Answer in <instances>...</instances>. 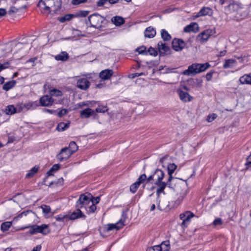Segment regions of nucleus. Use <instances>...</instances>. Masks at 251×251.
<instances>
[{"label":"nucleus","mask_w":251,"mask_h":251,"mask_svg":"<svg viewBox=\"0 0 251 251\" xmlns=\"http://www.w3.org/2000/svg\"><path fill=\"white\" fill-rule=\"evenodd\" d=\"M18 11V9L16 7H12L10 8V9L8 11V14L12 15L13 13H16Z\"/></svg>","instance_id":"obj_63"},{"label":"nucleus","mask_w":251,"mask_h":251,"mask_svg":"<svg viewBox=\"0 0 251 251\" xmlns=\"http://www.w3.org/2000/svg\"><path fill=\"white\" fill-rule=\"evenodd\" d=\"M194 217V214L190 211H187L179 215L180 219L182 220L181 226L183 228L186 227L190 221V219Z\"/></svg>","instance_id":"obj_8"},{"label":"nucleus","mask_w":251,"mask_h":251,"mask_svg":"<svg viewBox=\"0 0 251 251\" xmlns=\"http://www.w3.org/2000/svg\"><path fill=\"white\" fill-rule=\"evenodd\" d=\"M159 246L160 251H169L170 250V242L168 240L162 242Z\"/></svg>","instance_id":"obj_26"},{"label":"nucleus","mask_w":251,"mask_h":251,"mask_svg":"<svg viewBox=\"0 0 251 251\" xmlns=\"http://www.w3.org/2000/svg\"><path fill=\"white\" fill-rule=\"evenodd\" d=\"M16 84V81L15 80H11L6 82L3 85V89L5 91H8L12 88H13Z\"/></svg>","instance_id":"obj_34"},{"label":"nucleus","mask_w":251,"mask_h":251,"mask_svg":"<svg viewBox=\"0 0 251 251\" xmlns=\"http://www.w3.org/2000/svg\"><path fill=\"white\" fill-rule=\"evenodd\" d=\"M147 176L145 174H143L141 175L138 178L136 182H138L139 185H140L141 183H143L146 180Z\"/></svg>","instance_id":"obj_49"},{"label":"nucleus","mask_w":251,"mask_h":251,"mask_svg":"<svg viewBox=\"0 0 251 251\" xmlns=\"http://www.w3.org/2000/svg\"><path fill=\"white\" fill-rule=\"evenodd\" d=\"M113 74V71L112 70L106 69L100 72L99 76L101 80H108L110 79Z\"/></svg>","instance_id":"obj_16"},{"label":"nucleus","mask_w":251,"mask_h":251,"mask_svg":"<svg viewBox=\"0 0 251 251\" xmlns=\"http://www.w3.org/2000/svg\"><path fill=\"white\" fill-rule=\"evenodd\" d=\"M88 20L91 24V26L96 28H99L101 27V24L105 20V19L103 17L98 14H94L89 17Z\"/></svg>","instance_id":"obj_5"},{"label":"nucleus","mask_w":251,"mask_h":251,"mask_svg":"<svg viewBox=\"0 0 251 251\" xmlns=\"http://www.w3.org/2000/svg\"><path fill=\"white\" fill-rule=\"evenodd\" d=\"M199 25L196 23H193L185 26L184 31L186 32H197L199 30Z\"/></svg>","instance_id":"obj_21"},{"label":"nucleus","mask_w":251,"mask_h":251,"mask_svg":"<svg viewBox=\"0 0 251 251\" xmlns=\"http://www.w3.org/2000/svg\"><path fill=\"white\" fill-rule=\"evenodd\" d=\"M10 61H6L3 63H0V72L2 70L8 68L10 67Z\"/></svg>","instance_id":"obj_45"},{"label":"nucleus","mask_w":251,"mask_h":251,"mask_svg":"<svg viewBox=\"0 0 251 251\" xmlns=\"http://www.w3.org/2000/svg\"><path fill=\"white\" fill-rule=\"evenodd\" d=\"M147 53H149L150 55L155 56L157 54V51L152 48H150L148 49V51H147Z\"/></svg>","instance_id":"obj_52"},{"label":"nucleus","mask_w":251,"mask_h":251,"mask_svg":"<svg viewBox=\"0 0 251 251\" xmlns=\"http://www.w3.org/2000/svg\"><path fill=\"white\" fill-rule=\"evenodd\" d=\"M39 106L37 101H28L25 103L20 102L17 104L18 112L25 110H31L36 109Z\"/></svg>","instance_id":"obj_6"},{"label":"nucleus","mask_w":251,"mask_h":251,"mask_svg":"<svg viewBox=\"0 0 251 251\" xmlns=\"http://www.w3.org/2000/svg\"><path fill=\"white\" fill-rule=\"evenodd\" d=\"M210 67V65L208 63H194L189 66L188 69L183 72L182 74L187 76L195 75L205 71Z\"/></svg>","instance_id":"obj_3"},{"label":"nucleus","mask_w":251,"mask_h":251,"mask_svg":"<svg viewBox=\"0 0 251 251\" xmlns=\"http://www.w3.org/2000/svg\"><path fill=\"white\" fill-rule=\"evenodd\" d=\"M217 117V115L215 113L210 114L207 116L206 120L208 122H211L214 120Z\"/></svg>","instance_id":"obj_53"},{"label":"nucleus","mask_w":251,"mask_h":251,"mask_svg":"<svg viewBox=\"0 0 251 251\" xmlns=\"http://www.w3.org/2000/svg\"><path fill=\"white\" fill-rule=\"evenodd\" d=\"M145 36L148 38H152L156 34V31L154 28L150 26L146 28L144 32Z\"/></svg>","instance_id":"obj_25"},{"label":"nucleus","mask_w":251,"mask_h":251,"mask_svg":"<svg viewBox=\"0 0 251 251\" xmlns=\"http://www.w3.org/2000/svg\"><path fill=\"white\" fill-rule=\"evenodd\" d=\"M156 207L159 210H162L164 208V207L163 206H162V205H160V200H159V197H158L155 201V202H154L151 205V206L150 208V211H152L154 210L156 208Z\"/></svg>","instance_id":"obj_28"},{"label":"nucleus","mask_w":251,"mask_h":251,"mask_svg":"<svg viewBox=\"0 0 251 251\" xmlns=\"http://www.w3.org/2000/svg\"><path fill=\"white\" fill-rule=\"evenodd\" d=\"M60 165L59 164H54L53 166L50 169V171L48 172L49 175H51V173L55 172L57 171L60 168Z\"/></svg>","instance_id":"obj_48"},{"label":"nucleus","mask_w":251,"mask_h":251,"mask_svg":"<svg viewBox=\"0 0 251 251\" xmlns=\"http://www.w3.org/2000/svg\"><path fill=\"white\" fill-rule=\"evenodd\" d=\"M235 63V60L232 59L226 60L223 65V67L225 69L232 68L234 66Z\"/></svg>","instance_id":"obj_32"},{"label":"nucleus","mask_w":251,"mask_h":251,"mask_svg":"<svg viewBox=\"0 0 251 251\" xmlns=\"http://www.w3.org/2000/svg\"><path fill=\"white\" fill-rule=\"evenodd\" d=\"M67 113V110L66 109H62L58 113L57 115L58 117H62L63 115L66 114Z\"/></svg>","instance_id":"obj_59"},{"label":"nucleus","mask_w":251,"mask_h":251,"mask_svg":"<svg viewBox=\"0 0 251 251\" xmlns=\"http://www.w3.org/2000/svg\"><path fill=\"white\" fill-rule=\"evenodd\" d=\"M184 42L180 39H174L172 42L173 48L176 51L181 50L185 47Z\"/></svg>","instance_id":"obj_11"},{"label":"nucleus","mask_w":251,"mask_h":251,"mask_svg":"<svg viewBox=\"0 0 251 251\" xmlns=\"http://www.w3.org/2000/svg\"><path fill=\"white\" fill-rule=\"evenodd\" d=\"M90 85L89 81L85 78H79L77 81V87L81 90L87 89Z\"/></svg>","instance_id":"obj_14"},{"label":"nucleus","mask_w":251,"mask_h":251,"mask_svg":"<svg viewBox=\"0 0 251 251\" xmlns=\"http://www.w3.org/2000/svg\"><path fill=\"white\" fill-rule=\"evenodd\" d=\"M158 48L160 53L162 54L166 53L169 50V47L162 42H159L158 43Z\"/></svg>","instance_id":"obj_31"},{"label":"nucleus","mask_w":251,"mask_h":251,"mask_svg":"<svg viewBox=\"0 0 251 251\" xmlns=\"http://www.w3.org/2000/svg\"><path fill=\"white\" fill-rule=\"evenodd\" d=\"M75 17V15L71 14H68L62 17L59 19V21L61 23H64L66 21H69L72 19L73 18Z\"/></svg>","instance_id":"obj_40"},{"label":"nucleus","mask_w":251,"mask_h":251,"mask_svg":"<svg viewBox=\"0 0 251 251\" xmlns=\"http://www.w3.org/2000/svg\"><path fill=\"white\" fill-rule=\"evenodd\" d=\"M88 11L80 10L76 13L75 17H85L88 15Z\"/></svg>","instance_id":"obj_43"},{"label":"nucleus","mask_w":251,"mask_h":251,"mask_svg":"<svg viewBox=\"0 0 251 251\" xmlns=\"http://www.w3.org/2000/svg\"><path fill=\"white\" fill-rule=\"evenodd\" d=\"M213 34L212 29H207L200 33L197 37V40L198 42L203 43L206 42L208 38Z\"/></svg>","instance_id":"obj_9"},{"label":"nucleus","mask_w":251,"mask_h":251,"mask_svg":"<svg viewBox=\"0 0 251 251\" xmlns=\"http://www.w3.org/2000/svg\"><path fill=\"white\" fill-rule=\"evenodd\" d=\"M177 93L179 95L180 99L184 102L191 101L193 100V97L187 92H185L181 90H178Z\"/></svg>","instance_id":"obj_15"},{"label":"nucleus","mask_w":251,"mask_h":251,"mask_svg":"<svg viewBox=\"0 0 251 251\" xmlns=\"http://www.w3.org/2000/svg\"><path fill=\"white\" fill-rule=\"evenodd\" d=\"M54 102V100L48 95H45L40 99L41 105L43 106H50Z\"/></svg>","instance_id":"obj_12"},{"label":"nucleus","mask_w":251,"mask_h":251,"mask_svg":"<svg viewBox=\"0 0 251 251\" xmlns=\"http://www.w3.org/2000/svg\"><path fill=\"white\" fill-rule=\"evenodd\" d=\"M228 7L230 10L235 11L238 9L239 8V5L237 3L233 2L228 5Z\"/></svg>","instance_id":"obj_47"},{"label":"nucleus","mask_w":251,"mask_h":251,"mask_svg":"<svg viewBox=\"0 0 251 251\" xmlns=\"http://www.w3.org/2000/svg\"><path fill=\"white\" fill-rule=\"evenodd\" d=\"M54 58L56 60L65 61L68 59L69 55L66 51H62L60 53L55 56Z\"/></svg>","instance_id":"obj_30"},{"label":"nucleus","mask_w":251,"mask_h":251,"mask_svg":"<svg viewBox=\"0 0 251 251\" xmlns=\"http://www.w3.org/2000/svg\"><path fill=\"white\" fill-rule=\"evenodd\" d=\"M72 154L69 149L65 147L61 149L57 157L59 161H62L69 158Z\"/></svg>","instance_id":"obj_10"},{"label":"nucleus","mask_w":251,"mask_h":251,"mask_svg":"<svg viewBox=\"0 0 251 251\" xmlns=\"http://www.w3.org/2000/svg\"><path fill=\"white\" fill-rule=\"evenodd\" d=\"M147 251H160L159 249V246H154L148 248L147 249Z\"/></svg>","instance_id":"obj_57"},{"label":"nucleus","mask_w":251,"mask_h":251,"mask_svg":"<svg viewBox=\"0 0 251 251\" xmlns=\"http://www.w3.org/2000/svg\"><path fill=\"white\" fill-rule=\"evenodd\" d=\"M5 112L8 115H12L16 113H18L17 104L16 107H15L13 105H8L5 108Z\"/></svg>","instance_id":"obj_27"},{"label":"nucleus","mask_w":251,"mask_h":251,"mask_svg":"<svg viewBox=\"0 0 251 251\" xmlns=\"http://www.w3.org/2000/svg\"><path fill=\"white\" fill-rule=\"evenodd\" d=\"M68 215H59L55 217L56 221H59V222L63 221L65 219H68Z\"/></svg>","instance_id":"obj_50"},{"label":"nucleus","mask_w":251,"mask_h":251,"mask_svg":"<svg viewBox=\"0 0 251 251\" xmlns=\"http://www.w3.org/2000/svg\"><path fill=\"white\" fill-rule=\"evenodd\" d=\"M69 123H60L57 127L59 131H62L67 129L69 126Z\"/></svg>","instance_id":"obj_38"},{"label":"nucleus","mask_w":251,"mask_h":251,"mask_svg":"<svg viewBox=\"0 0 251 251\" xmlns=\"http://www.w3.org/2000/svg\"><path fill=\"white\" fill-rule=\"evenodd\" d=\"M96 206L95 204L94 201H93L92 202L85 208L87 212L89 214L91 213H94L96 210Z\"/></svg>","instance_id":"obj_33"},{"label":"nucleus","mask_w":251,"mask_h":251,"mask_svg":"<svg viewBox=\"0 0 251 251\" xmlns=\"http://www.w3.org/2000/svg\"><path fill=\"white\" fill-rule=\"evenodd\" d=\"M125 222V219H120L117 223L115 224H109L108 225V227L107 230L108 231L114 229H116L117 230L119 229L121 227L123 226L124 225V223Z\"/></svg>","instance_id":"obj_18"},{"label":"nucleus","mask_w":251,"mask_h":251,"mask_svg":"<svg viewBox=\"0 0 251 251\" xmlns=\"http://www.w3.org/2000/svg\"><path fill=\"white\" fill-rule=\"evenodd\" d=\"M213 74V72L211 71L207 73L205 75V78L207 81H210L211 79Z\"/></svg>","instance_id":"obj_61"},{"label":"nucleus","mask_w":251,"mask_h":251,"mask_svg":"<svg viewBox=\"0 0 251 251\" xmlns=\"http://www.w3.org/2000/svg\"><path fill=\"white\" fill-rule=\"evenodd\" d=\"M39 6L49 13H55L60 9L61 0H41Z\"/></svg>","instance_id":"obj_2"},{"label":"nucleus","mask_w":251,"mask_h":251,"mask_svg":"<svg viewBox=\"0 0 251 251\" xmlns=\"http://www.w3.org/2000/svg\"><path fill=\"white\" fill-rule=\"evenodd\" d=\"M67 148L69 149L70 151H71L73 154L78 150V146L74 141L71 142L69 144V147Z\"/></svg>","instance_id":"obj_37"},{"label":"nucleus","mask_w":251,"mask_h":251,"mask_svg":"<svg viewBox=\"0 0 251 251\" xmlns=\"http://www.w3.org/2000/svg\"><path fill=\"white\" fill-rule=\"evenodd\" d=\"M176 167V165L174 163L169 164L168 166V174L169 175L168 185L170 187L173 188L177 194L179 195L178 200L176 201L177 204H179L186 194V185L185 182L182 179L173 177L172 175Z\"/></svg>","instance_id":"obj_1"},{"label":"nucleus","mask_w":251,"mask_h":251,"mask_svg":"<svg viewBox=\"0 0 251 251\" xmlns=\"http://www.w3.org/2000/svg\"><path fill=\"white\" fill-rule=\"evenodd\" d=\"M246 165L247 166V168H249L250 166H251V153L247 158V162L246 163Z\"/></svg>","instance_id":"obj_60"},{"label":"nucleus","mask_w":251,"mask_h":251,"mask_svg":"<svg viewBox=\"0 0 251 251\" xmlns=\"http://www.w3.org/2000/svg\"><path fill=\"white\" fill-rule=\"evenodd\" d=\"M162 38L164 41H169L171 39V35L165 29H162L161 32Z\"/></svg>","instance_id":"obj_39"},{"label":"nucleus","mask_w":251,"mask_h":251,"mask_svg":"<svg viewBox=\"0 0 251 251\" xmlns=\"http://www.w3.org/2000/svg\"><path fill=\"white\" fill-rule=\"evenodd\" d=\"M41 208L42 209V211L45 215H47L50 212V207L47 205H42Z\"/></svg>","instance_id":"obj_42"},{"label":"nucleus","mask_w":251,"mask_h":251,"mask_svg":"<svg viewBox=\"0 0 251 251\" xmlns=\"http://www.w3.org/2000/svg\"><path fill=\"white\" fill-rule=\"evenodd\" d=\"M213 225L216 226L222 224V221L220 218L216 219L213 222Z\"/></svg>","instance_id":"obj_56"},{"label":"nucleus","mask_w":251,"mask_h":251,"mask_svg":"<svg viewBox=\"0 0 251 251\" xmlns=\"http://www.w3.org/2000/svg\"><path fill=\"white\" fill-rule=\"evenodd\" d=\"M24 216H27V219L29 218H32L35 216V214L32 212L31 211H24L19 214L17 217H15L13 219V222H17L20 219L22 218Z\"/></svg>","instance_id":"obj_17"},{"label":"nucleus","mask_w":251,"mask_h":251,"mask_svg":"<svg viewBox=\"0 0 251 251\" xmlns=\"http://www.w3.org/2000/svg\"><path fill=\"white\" fill-rule=\"evenodd\" d=\"M112 22L116 26H120L125 23L124 19L120 16H115L111 19Z\"/></svg>","instance_id":"obj_29"},{"label":"nucleus","mask_w":251,"mask_h":251,"mask_svg":"<svg viewBox=\"0 0 251 251\" xmlns=\"http://www.w3.org/2000/svg\"><path fill=\"white\" fill-rule=\"evenodd\" d=\"M147 75V74L145 73H136L131 74L130 75V76L132 78H133L135 77L139 76H141L142 75Z\"/></svg>","instance_id":"obj_58"},{"label":"nucleus","mask_w":251,"mask_h":251,"mask_svg":"<svg viewBox=\"0 0 251 251\" xmlns=\"http://www.w3.org/2000/svg\"><path fill=\"white\" fill-rule=\"evenodd\" d=\"M212 13V10L211 8L207 7H203L196 15L194 16V18H197L201 16L210 15Z\"/></svg>","instance_id":"obj_20"},{"label":"nucleus","mask_w":251,"mask_h":251,"mask_svg":"<svg viewBox=\"0 0 251 251\" xmlns=\"http://www.w3.org/2000/svg\"><path fill=\"white\" fill-rule=\"evenodd\" d=\"M95 111L90 108H86L81 111L80 116L82 118H88L93 114Z\"/></svg>","instance_id":"obj_23"},{"label":"nucleus","mask_w":251,"mask_h":251,"mask_svg":"<svg viewBox=\"0 0 251 251\" xmlns=\"http://www.w3.org/2000/svg\"><path fill=\"white\" fill-rule=\"evenodd\" d=\"M240 83L241 84L251 85V73L245 74L239 78Z\"/></svg>","instance_id":"obj_22"},{"label":"nucleus","mask_w":251,"mask_h":251,"mask_svg":"<svg viewBox=\"0 0 251 251\" xmlns=\"http://www.w3.org/2000/svg\"><path fill=\"white\" fill-rule=\"evenodd\" d=\"M81 217L85 218L86 216L82 213L79 208H78V209H77L76 211L73 212L70 215H68V219L71 220H74Z\"/></svg>","instance_id":"obj_19"},{"label":"nucleus","mask_w":251,"mask_h":251,"mask_svg":"<svg viewBox=\"0 0 251 251\" xmlns=\"http://www.w3.org/2000/svg\"><path fill=\"white\" fill-rule=\"evenodd\" d=\"M136 51L138 52L139 54H147V52L146 51V48L145 46L140 47L136 49Z\"/></svg>","instance_id":"obj_51"},{"label":"nucleus","mask_w":251,"mask_h":251,"mask_svg":"<svg viewBox=\"0 0 251 251\" xmlns=\"http://www.w3.org/2000/svg\"><path fill=\"white\" fill-rule=\"evenodd\" d=\"M12 225L11 222H5L2 223L1 225L0 229L1 230L4 232L7 231Z\"/></svg>","instance_id":"obj_35"},{"label":"nucleus","mask_w":251,"mask_h":251,"mask_svg":"<svg viewBox=\"0 0 251 251\" xmlns=\"http://www.w3.org/2000/svg\"><path fill=\"white\" fill-rule=\"evenodd\" d=\"M139 185L138 182H134L133 184H132L130 187V191L132 193H134L136 192L137 188L139 187Z\"/></svg>","instance_id":"obj_46"},{"label":"nucleus","mask_w":251,"mask_h":251,"mask_svg":"<svg viewBox=\"0 0 251 251\" xmlns=\"http://www.w3.org/2000/svg\"><path fill=\"white\" fill-rule=\"evenodd\" d=\"M82 104V106H89L90 104L91 105H92L94 104H96V102L95 101H87V102H81Z\"/></svg>","instance_id":"obj_62"},{"label":"nucleus","mask_w":251,"mask_h":251,"mask_svg":"<svg viewBox=\"0 0 251 251\" xmlns=\"http://www.w3.org/2000/svg\"><path fill=\"white\" fill-rule=\"evenodd\" d=\"M154 180L156 181H161L162 180L164 176V174L163 172L159 169H157L153 174Z\"/></svg>","instance_id":"obj_24"},{"label":"nucleus","mask_w":251,"mask_h":251,"mask_svg":"<svg viewBox=\"0 0 251 251\" xmlns=\"http://www.w3.org/2000/svg\"><path fill=\"white\" fill-rule=\"evenodd\" d=\"M39 170V167L37 166H34L31 169H30L29 172L26 175V178H30L33 175L36 174Z\"/></svg>","instance_id":"obj_36"},{"label":"nucleus","mask_w":251,"mask_h":251,"mask_svg":"<svg viewBox=\"0 0 251 251\" xmlns=\"http://www.w3.org/2000/svg\"><path fill=\"white\" fill-rule=\"evenodd\" d=\"M107 1V0H100L97 2L98 6H102L104 5Z\"/></svg>","instance_id":"obj_64"},{"label":"nucleus","mask_w":251,"mask_h":251,"mask_svg":"<svg viewBox=\"0 0 251 251\" xmlns=\"http://www.w3.org/2000/svg\"><path fill=\"white\" fill-rule=\"evenodd\" d=\"M195 84L198 87H201L202 86V80L201 78H196L194 80Z\"/></svg>","instance_id":"obj_54"},{"label":"nucleus","mask_w":251,"mask_h":251,"mask_svg":"<svg viewBox=\"0 0 251 251\" xmlns=\"http://www.w3.org/2000/svg\"><path fill=\"white\" fill-rule=\"evenodd\" d=\"M87 1V0H72L71 3L73 5H78L80 3H84Z\"/></svg>","instance_id":"obj_55"},{"label":"nucleus","mask_w":251,"mask_h":251,"mask_svg":"<svg viewBox=\"0 0 251 251\" xmlns=\"http://www.w3.org/2000/svg\"><path fill=\"white\" fill-rule=\"evenodd\" d=\"M29 232L32 235L39 233L44 235H47L50 232V230L48 225L42 224L41 226L33 225L30 227Z\"/></svg>","instance_id":"obj_7"},{"label":"nucleus","mask_w":251,"mask_h":251,"mask_svg":"<svg viewBox=\"0 0 251 251\" xmlns=\"http://www.w3.org/2000/svg\"><path fill=\"white\" fill-rule=\"evenodd\" d=\"M50 94L51 96L60 97L62 95V93L58 89H52L50 90Z\"/></svg>","instance_id":"obj_41"},{"label":"nucleus","mask_w":251,"mask_h":251,"mask_svg":"<svg viewBox=\"0 0 251 251\" xmlns=\"http://www.w3.org/2000/svg\"><path fill=\"white\" fill-rule=\"evenodd\" d=\"M155 184L157 187L156 189V194L157 197H159L161 193L165 194L164 189L165 188L167 185H168V183L167 184L166 182L161 180L155 181Z\"/></svg>","instance_id":"obj_13"},{"label":"nucleus","mask_w":251,"mask_h":251,"mask_svg":"<svg viewBox=\"0 0 251 251\" xmlns=\"http://www.w3.org/2000/svg\"><path fill=\"white\" fill-rule=\"evenodd\" d=\"M92 195L90 193H85L80 196L77 200L76 206L77 208H81L87 207L92 202Z\"/></svg>","instance_id":"obj_4"},{"label":"nucleus","mask_w":251,"mask_h":251,"mask_svg":"<svg viewBox=\"0 0 251 251\" xmlns=\"http://www.w3.org/2000/svg\"><path fill=\"white\" fill-rule=\"evenodd\" d=\"M106 106L99 105L96 109V112L98 113H104L107 111Z\"/></svg>","instance_id":"obj_44"}]
</instances>
